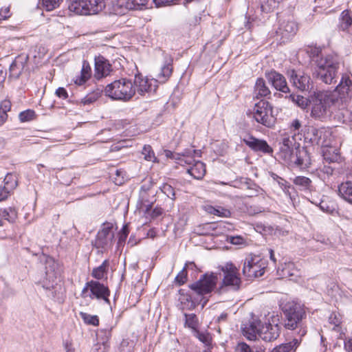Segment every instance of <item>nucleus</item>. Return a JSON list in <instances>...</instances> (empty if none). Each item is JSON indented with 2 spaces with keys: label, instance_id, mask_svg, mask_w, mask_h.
Segmentation results:
<instances>
[{
  "label": "nucleus",
  "instance_id": "obj_19",
  "mask_svg": "<svg viewBox=\"0 0 352 352\" xmlns=\"http://www.w3.org/2000/svg\"><path fill=\"white\" fill-rule=\"evenodd\" d=\"M243 142L252 150L256 152H262L267 154L273 152L272 148L269 146L265 140L257 139L252 135H247L244 137Z\"/></svg>",
  "mask_w": 352,
  "mask_h": 352
},
{
  "label": "nucleus",
  "instance_id": "obj_49",
  "mask_svg": "<svg viewBox=\"0 0 352 352\" xmlns=\"http://www.w3.org/2000/svg\"><path fill=\"white\" fill-rule=\"evenodd\" d=\"M161 191L165 194L168 198L172 200L175 199V189L173 186L168 184H164L162 186H160Z\"/></svg>",
  "mask_w": 352,
  "mask_h": 352
},
{
  "label": "nucleus",
  "instance_id": "obj_32",
  "mask_svg": "<svg viewBox=\"0 0 352 352\" xmlns=\"http://www.w3.org/2000/svg\"><path fill=\"white\" fill-rule=\"evenodd\" d=\"M11 109V102L9 100H3L0 103V126L3 124L8 119L7 113Z\"/></svg>",
  "mask_w": 352,
  "mask_h": 352
},
{
  "label": "nucleus",
  "instance_id": "obj_44",
  "mask_svg": "<svg viewBox=\"0 0 352 352\" xmlns=\"http://www.w3.org/2000/svg\"><path fill=\"white\" fill-rule=\"evenodd\" d=\"M236 352H265L261 347L251 349L244 342L239 343L236 347Z\"/></svg>",
  "mask_w": 352,
  "mask_h": 352
},
{
  "label": "nucleus",
  "instance_id": "obj_39",
  "mask_svg": "<svg viewBox=\"0 0 352 352\" xmlns=\"http://www.w3.org/2000/svg\"><path fill=\"white\" fill-rule=\"evenodd\" d=\"M293 182L294 184L301 187L303 189H309L311 184V179L304 176H298L294 178Z\"/></svg>",
  "mask_w": 352,
  "mask_h": 352
},
{
  "label": "nucleus",
  "instance_id": "obj_51",
  "mask_svg": "<svg viewBox=\"0 0 352 352\" xmlns=\"http://www.w3.org/2000/svg\"><path fill=\"white\" fill-rule=\"evenodd\" d=\"M129 234L128 226L126 225L124 226L122 230L120 231L118 234V246L120 247L124 243L127 236Z\"/></svg>",
  "mask_w": 352,
  "mask_h": 352
},
{
  "label": "nucleus",
  "instance_id": "obj_28",
  "mask_svg": "<svg viewBox=\"0 0 352 352\" xmlns=\"http://www.w3.org/2000/svg\"><path fill=\"white\" fill-rule=\"evenodd\" d=\"M91 75V68L87 62L84 61L80 74L75 77L74 82L76 85H82L89 79Z\"/></svg>",
  "mask_w": 352,
  "mask_h": 352
},
{
  "label": "nucleus",
  "instance_id": "obj_9",
  "mask_svg": "<svg viewBox=\"0 0 352 352\" xmlns=\"http://www.w3.org/2000/svg\"><path fill=\"white\" fill-rule=\"evenodd\" d=\"M266 266L265 261L260 256L250 254L244 259L242 272L249 279L258 278L264 274Z\"/></svg>",
  "mask_w": 352,
  "mask_h": 352
},
{
  "label": "nucleus",
  "instance_id": "obj_12",
  "mask_svg": "<svg viewBox=\"0 0 352 352\" xmlns=\"http://www.w3.org/2000/svg\"><path fill=\"white\" fill-rule=\"evenodd\" d=\"M114 232L113 223L106 222L102 224L98 232L94 246L101 252H105L111 249L113 244Z\"/></svg>",
  "mask_w": 352,
  "mask_h": 352
},
{
  "label": "nucleus",
  "instance_id": "obj_14",
  "mask_svg": "<svg viewBox=\"0 0 352 352\" xmlns=\"http://www.w3.org/2000/svg\"><path fill=\"white\" fill-rule=\"evenodd\" d=\"M133 83L136 91L141 96L146 93L155 92L158 87L155 79H149L141 74L135 75Z\"/></svg>",
  "mask_w": 352,
  "mask_h": 352
},
{
  "label": "nucleus",
  "instance_id": "obj_34",
  "mask_svg": "<svg viewBox=\"0 0 352 352\" xmlns=\"http://www.w3.org/2000/svg\"><path fill=\"white\" fill-rule=\"evenodd\" d=\"M298 341L294 339L292 342L282 344L275 347L272 352H290L297 347Z\"/></svg>",
  "mask_w": 352,
  "mask_h": 352
},
{
  "label": "nucleus",
  "instance_id": "obj_42",
  "mask_svg": "<svg viewBox=\"0 0 352 352\" xmlns=\"http://www.w3.org/2000/svg\"><path fill=\"white\" fill-rule=\"evenodd\" d=\"M63 0H42V6L46 11H52L60 6Z\"/></svg>",
  "mask_w": 352,
  "mask_h": 352
},
{
  "label": "nucleus",
  "instance_id": "obj_27",
  "mask_svg": "<svg viewBox=\"0 0 352 352\" xmlns=\"http://www.w3.org/2000/svg\"><path fill=\"white\" fill-rule=\"evenodd\" d=\"M204 210L210 214H214L223 218L230 217L232 214V212L229 209L220 206H213L211 205H206L204 206Z\"/></svg>",
  "mask_w": 352,
  "mask_h": 352
},
{
  "label": "nucleus",
  "instance_id": "obj_2",
  "mask_svg": "<svg viewBox=\"0 0 352 352\" xmlns=\"http://www.w3.org/2000/svg\"><path fill=\"white\" fill-rule=\"evenodd\" d=\"M281 321L278 314H273L266 321L255 320L243 329L244 336L254 340L257 338L265 342L276 340L280 333Z\"/></svg>",
  "mask_w": 352,
  "mask_h": 352
},
{
  "label": "nucleus",
  "instance_id": "obj_24",
  "mask_svg": "<svg viewBox=\"0 0 352 352\" xmlns=\"http://www.w3.org/2000/svg\"><path fill=\"white\" fill-rule=\"evenodd\" d=\"M280 271V275L282 276V278H289L295 281L297 280L296 278L298 276L299 271L295 268L293 263H285L282 269L278 270V272Z\"/></svg>",
  "mask_w": 352,
  "mask_h": 352
},
{
  "label": "nucleus",
  "instance_id": "obj_13",
  "mask_svg": "<svg viewBox=\"0 0 352 352\" xmlns=\"http://www.w3.org/2000/svg\"><path fill=\"white\" fill-rule=\"evenodd\" d=\"M217 279V276L213 273L206 274L198 281L191 284L190 288L198 295L207 294L214 289Z\"/></svg>",
  "mask_w": 352,
  "mask_h": 352
},
{
  "label": "nucleus",
  "instance_id": "obj_45",
  "mask_svg": "<svg viewBox=\"0 0 352 352\" xmlns=\"http://www.w3.org/2000/svg\"><path fill=\"white\" fill-rule=\"evenodd\" d=\"M329 322L331 324L332 329L336 331H340V324H341V318L340 316L336 314V313H332L329 317Z\"/></svg>",
  "mask_w": 352,
  "mask_h": 352
},
{
  "label": "nucleus",
  "instance_id": "obj_11",
  "mask_svg": "<svg viewBox=\"0 0 352 352\" xmlns=\"http://www.w3.org/2000/svg\"><path fill=\"white\" fill-rule=\"evenodd\" d=\"M254 119L263 126L271 128L276 122L272 113V107L266 100H261L256 102L252 111Z\"/></svg>",
  "mask_w": 352,
  "mask_h": 352
},
{
  "label": "nucleus",
  "instance_id": "obj_38",
  "mask_svg": "<svg viewBox=\"0 0 352 352\" xmlns=\"http://www.w3.org/2000/svg\"><path fill=\"white\" fill-rule=\"evenodd\" d=\"M146 191L144 190H142L140 191V197L141 199V205L140 208L144 210L145 214H148L151 211V209L153 206V201H148L146 200Z\"/></svg>",
  "mask_w": 352,
  "mask_h": 352
},
{
  "label": "nucleus",
  "instance_id": "obj_33",
  "mask_svg": "<svg viewBox=\"0 0 352 352\" xmlns=\"http://www.w3.org/2000/svg\"><path fill=\"white\" fill-rule=\"evenodd\" d=\"M23 63L14 60L10 66V74L13 78H17L21 75L23 69Z\"/></svg>",
  "mask_w": 352,
  "mask_h": 352
},
{
  "label": "nucleus",
  "instance_id": "obj_48",
  "mask_svg": "<svg viewBox=\"0 0 352 352\" xmlns=\"http://www.w3.org/2000/svg\"><path fill=\"white\" fill-rule=\"evenodd\" d=\"M185 316V324L190 328L195 329L198 324V319L195 314H184Z\"/></svg>",
  "mask_w": 352,
  "mask_h": 352
},
{
  "label": "nucleus",
  "instance_id": "obj_8",
  "mask_svg": "<svg viewBox=\"0 0 352 352\" xmlns=\"http://www.w3.org/2000/svg\"><path fill=\"white\" fill-rule=\"evenodd\" d=\"M283 311L285 317V327L288 329H294L298 323L305 316L303 307L294 301L287 302L283 306Z\"/></svg>",
  "mask_w": 352,
  "mask_h": 352
},
{
  "label": "nucleus",
  "instance_id": "obj_10",
  "mask_svg": "<svg viewBox=\"0 0 352 352\" xmlns=\"http://www.w3.org/2000/svg\"><path fill=\"white\" fill-rule=\"evenodd\" d=\"M81 297L83 298H89L103 300L107 304H110V290L107 286L98 280H90L86 283L81 292Z\"/></svg>",
  "mask_w": 352,
  "mask_h": 352
},
{
  "label": "nucleus",
  "instance_id": "obj_37",
  "mask_svg": "<svg viewBox=\"0 0 352 352\" xmlns=\"http://www.w3.org/2000/svg\"><path fill=\"white\" fill-rule=\"evenodd\" d=\"M108 266V261L107 260L104 261L103 263L98 266V267H96L92 271V276L100 280L104 278L105 274L107 267Z\"/></svg>",
  "mask_w": 352,
  "mask_h": 352
},
{
  "label": "nucleus",
  "instance_id": "obj_31",
  "mask_svg": "<svg viewBox=\"0 0 352 352\" xmlns=\"http://www.w3.org/2000/svg\"><path fill=\"white\" fill-rule=\"evenodd\" d=\"M270 90L266 85L265 80L261 78H258L254 86V94L256 97H265L270 95Z\"/></svg>",
  "mask_w": 352,
  "mask_h": 352
},
{
  "label": "nucleus",
  "instance_id": "obj_22",
  "mask_svg": "<svg viewBox=\"0 0 352 352\" xmlns=\"http://www.w3.org/2000/svg\"><path fill=\"white\" fill-rule=\"evenodd\" d=\"M173 70V59L171 57H168L160 67V72L156 76L155 80H157V83H165L167 82L172 75Z\"/></svg>",
  "mask_w": 352,
  "mask_h": 352
},
{
  "label": "nucleus",
  "instance_id": "obj_50",
  "mask_svg": "<svg viewBox=\"0 0 352 352\" xmlns=\"http://www.w3.org/2000/svg\"><path fill=\"white\" fill-rule=\"evenodd\" d=\"M34 117L35 112L30 109L21 112L19 116V120L23 122L32 120Z\"/></svg>",
  "mask_w": 352,
  "mask_h": 352
},
{
  "label": "nucleus",
  "instance_id": "obj_43",
  "mask_svg": "<svg viewBox=\"0 0 352 352\" xmlns=\"http://www.w3.org/2000/svg\"><path fill=\"white\" fill-rule=\"evenodd\" d=\"M149 0H126V8L129 10L138 9L141 6H146Z\"/></svg>",
  "mask_w": 352,
  "mask_h": 352
},
{
  "label": "nucleus",
  "instance_id": "obj_20",
  "mask_svg": "<svg viewBox=\"0 0 352 352\" xmlns=\"http://www.w3.org/2000/svg\"><path fill=\"white\" fill-rule=\"evenodd\" d=\"M265 76L272 85L278 91L287 93L289 89L287 86L285 78L280 73L272 70L265 73Z\"/></svg>",
  "mask_w": 352,
  "mask_h": 352
},
{
  "label": "nucleus",
  "instance_id": "obj_16",
  "mask_svg": "<svg viewBox=\"0 0 352 352\" xmlns=\"http://www.w3.org/2000/svg\"><path fill=\"white\" fill-rule=\"evenodd\" d=\"M329 135V131L324 128L309 126L305 133V138L313 144L324 146L326 145V139Z\"/></svg>",
  "mask_w": 352,
  "mask_h": 352
},
{
  "label": "nucleus",
  "instance_id": "obj_62",
  "mask_svg": "<svg viewBox=\"0 0 352 352\" xmlns=\"http://www.w3.org/2000/svg\"><path fill=\"white\" fill-rule=\"evenodd\" d=\"M344 347L348 352H352V339H349L345 342Z\"/></svg>",
  "mask_w": 352,
  "mask_h": 352
},
{
  "label": "nucleus",
  "instance_id": "obj_56",
  "mask_svg": "<svg viewBox=\"0 0 352 352\" xmlns=\"http://www.w3.org/2000/svg\"><path fill=\"white\" fill-rule=\"evenodd\" d=\"M311 203L314 204L318 206L320 209L322 210L323 212H328L329 210V207L328 206V204L324 201V200H320V201H318L317 200H313L311 201Z\"/></svg>",
  "mask_w": 352,
  "mask_h": 352
},
{
  "label": "nucleus",
  "instance_id": "obj_21",
  "mask_svg": "<svg viewBox=\"0 0 352 352\" xmlns=\"http://www.w3.org/2000/svg\"><path fill=\"white\" fill-rule=\"evenodd\" d=\"M112 71L111 65L104 57L99 56L95 58L94 76L97 79L104 78Z\"/></svg>",
  "mask_w": 352,
  "mask_h": 352
},
{
  "label": "nucleus",
  "instance_id": "obj_59",
  "mask_svg": "<svg viewBox=\"0 0 352 352\" xmlns=\"http://www.w3.org/2000/svg\"><path fill=\"white\" fill-rule=\"evenodd\" d=\"M56 95L63 99H66L68 97V94L66 89L63 87H59L56 91Z\"/></svg>",
  "mask_w": 352,
  "mask_h": 352
},
{
  "label": "nucleus",
  "instance_id": "obj_17",
  "mask_svg": "<svg viewBox=\"0 0 352 352\" xmlns=\"http://www.w3.org/2000/svg\"><path fill=\"white\" fill-rule=\"evenodd\" d=\"M18 186V177L16 174L8 173L0 184V201L6 200Z\"/></svg>",
  "mask_w": 352,
  "mask_h": 352
},
{
  "label": "nucleus",
  "instance_id": "obj_60",
  "mask_svg": "<svg viewBox=\"0 0 352 352\" xmlns=\"http://www.w3.org/2000/svg\"><path fill=\"white\" fill-rule=\"evenodd\" d=\"M163 212V210L161 208H155L151 212V216L152 218H156L160 216Z\"/></svg>",
  "mask_w": 352,
  "mask_h": 352
},
{
  "label": "nucleus",
  "instance_id": "obj_55",
  "mask_svg": "<svg viewBox=\"0 0 352 352\" xmlns=\"http://www.w3.org/2000/svg\"><path fill=\"white\" fill-rule=\"evenodd\" d=\"M277 184L283 190V191L285 193V195L290 196L289 188L291 186L285 179L280 177V179H279L278 181H277Z\"/></svg>",
  "mask_w": 352,
  "mask_h": 352
},
{
  "label": "nucleus",
  "instance_id": "obj_54",
  "mask_svg": "<svg viewBox=\"0 0 352 352\" xmlns=\"http://www.w3.org/2000/svg\"><path fill=\"white\" fill-rule=\"evenodd\" d=\"M301 127V122L298 119L292 120L290 124V131L289 133L295 134V136L299 134V130Z\"/></svg>",
  "mask_w": 352,
  "mask_h": 352
},
{
  "label": "nucleus",
  "instance_id": "obj_15",
  "mask_svg": "<svg viewBox=\"0 0 352 352\" xmlns=\"http://www.w3.org/2000/svg\"><path fill=\"white\" fill-rule=\"evenodd\" d=\"M287 76L290 82L296 89L302 91L312 89V83L309 76L303 72L290 69L287 71Z\"/></svg>",
  "mask_w": 352,
  "mask_h": 352
},
{
  "label": "nucleus",
  "instance_id": "obj_40",
  "mask_svg": "<svg viewBox=\"0 0 352 352\" xmlns=\"http://www.w3.org/2000/svg\"><path fill=\"white\" fill-rule=\"evenodd\" d=\"M80 316L83 321L87 324L98 326L99 324V319L97 316L90 315L85 312H80Z\"/></svg>",
  "mask_w": 352,
  "mask_h": 352
},
{
  "label": "nucleus",
  "instance_id": "obj_61",
  "mask_svg": "<svg viewBox=\"0 0 352 352\" xmlns=\"http://www.w3.org/2000/svg\"><path fill=\"white\" fill-rule=\"evenodd\" d=\"M231 243L235 245H239L243 243V239L241 236H233L231 238Z\"/></svg>",
  "mask_w": 352,
  "mask_h": 352
},
{
  "label": "nucleus",
  "instance_id": "obj_52",
  "mask_svg": "<svg viewBox=\"0 0 352 352\" xmlns=\"http://www.w3.org/2000/svg\"><path fill=\"white\" fill-rule=\"evenodd\" d=\"M248 189L250 192H248L247 196L250 197L258 196L260 194H263V189H261L255 184H250V186H248Z\"/></svg>",
  "mask_w": 352,
  "mask_h": 352
},
{
  "label": "nucleus",
  "instance_id": "obj_6",
  "mask_svg": "<svg viewBox=\"0 0 352 352\" xmlns=\"http://www.w3.org/2000/svg\"><path fill=\"white\" fill-rule=\"evenodd\" d=\"M220 269L223 278L219 292H226L227 288L233 291L239 290L241 284L239 269L231 262L226 263Z\"/></svg>",
  "mask_w": 352,
  "mask_h": 352
},
{
  "label": "nucleus",
  "instance_id": "obj_64",
  "mask_svg": "<svg viewBox=\"0 0 352 352\" xmlns=\"http://www.w3.org/2000/svg\"><path fill=\"white\" fill-rule=\"evenodd\" d=\"M269 175L272 177V179L274 181H276V182H277V181H278L279 179H280V177H279L277 174H276L273 172H270Z\"/></svg>",
  "mask_w": 352,
  "mask_h": 352
},
{
  "label": "nucleus",
  "instance_id": "obj_18",
  "mask_svg": "<svg viewBox=\"0 0 352 352\" xmlns=\"http://www.w3.org/2000/svg\"><path fill=\"white\" fill-rule=\"evenodd\" d=\"M198 154V151L195 149H186L181 153H175L169 150L164 151V155L168 158L174 159L176 162L185 166V164H191L193 160L194 155Z\"/></svg>",
  "mask_w": 352,
  "mask_h": 352
},
{
  "label": "nucleus",
  "instance_id": "obj_36",
  "mask_svg": "<svg viewBox=\"0 0 352 352\" xmlns=\"http://www.w3.org/2000/svg\"><path fill=\"white\" fill-rule=\"evenodd\" d=\"M280 0H260L261 10L263 12H269L274 10Z\"/></svg>",
  "mask_w": 352,
  "mask_h": 352
},
{
  "label": "nucleus",
  "instance_id": "obj_35",
  "mask_svg": "<svg viewBox=\"0 0 352 352\" xmlns=\"http://www.w3.org/2000/svg\"><path fill=\"white\" fill-rule=\"evenodd\" d=\"M297 25L294 21H287L283 27L280 30H283L282 34L285 36L289 37L296 34L297 31Z\"/></svg>",
  "mask_w": 352,
  "mask_h": 352
},
{
  "label": "nucleus",
  "instance_id": "obj_57",
  "mask_svg": "<svg viewBox=\"0 0 352 352\" xmlns=\"http://www.w3.org/2000/svg\"><path fill=\"white\" fill-rule=\"evenodd\" d=\"M98 98V96L96 94L94 95H87L84 98L82 99V103L83 104H89L94 102H95Z\"/></svg>",
  "mask_w": 352,
  "mask_h": 352
},
{
  "label": "nucleus",
  "instance_id": "obj_5",
  "mask_svg": "<svg viewBox=\"0 0 352 352\" xmlns=\"http://www.w3.org/2000/svg\"><path fill=\"white\" fill-rule=\"evenodd\" d=\"M136 89L133 81L126 78H121L108 84L104 88V94L114 100L129 101L135 94Z\"/></svg>",
  "mask_w": 352,
  "mask_h": 352
},
{
  "label": "nucleus",
  "instance_id": "obj_3",
  "mask_svg": "<svg viewBox=\"0 0 352 352\" xmlns=\"http://www.w3.org/2000/svg\"><path fill=\"white\" fill-rule=\"evenodd\" d=\"M296 138L295 134L287 132L281 135L278 155L285 163L307 167L310 164L309 157L304 148H300Z\"/></svg>",
  "mask_w": 352,
  "mask_h": 352
},
{
  "label": "nucleus",
  "instance_id": "obj_47",
  "mask_svg": "<svg viewBox=\"0 0 352 352\" xmlns=\"http://www.w3.org/2000/svg\"><path fill=\"white\" fill-rule=\"evenodd\" d=\"M142 154L144 155V160L150 162H155L156 157L155 156V153L150 145H144Z\"/></svg>",
  "mask_w": 352,
  "mask_h": 352
},
{
  "label": "nucleus",
  "instance_id": "obj_26",
  "mask_svg": "<svg viewBox=\"0 0 352 352\" xmlns=\"http://www.w3.org/2000/svg\"><path fill=\"white\" fill-rule=\"evenodd\" d=\"M339 29L352 34V16L349 10H344L340 16Z\"/></svg>",
  "mask_w": 352,
  "mask_h": 352
},
{
  "label": "nucleus",
  "instance_id": "obj_4",
  "mask_svg": "<svg viewBox=\"0 0 352 352\" xmlns=\"http://www.w3.org/2000/svg\"><path fill=\"white\" fill-rule=\"evenodd\" d=\"M316 66L313 75L325 84L336 82V75L339 67L337 56L329 54L316 60Z\"/></svg>",
  "mask_w": 352,
  "mask_h": 352
},
{
  "label": "nucleus",
  "instance_id": "obj_53",
  "mask_svg": "<svg viewBox=\"0 0 352 352\" xmlns=\"http://www.w3.org/2000/svg\"><path fill=\"white\" fill-rule=\"evenodd\" d=\"M197 338L206 346H208L210 345L211 341H212V338L208 333L197 332Z\"/></svg>",
  "mask_w": 352,
  "mask_h": 352
},
{
  "label": "nucleus",
  "instance_id": "obj_58",
  "mask_svg": "<svg viewBox=\"0 0 352 352\" xmlns=\"http://www.w3.org/2000/svg\"><path fill=\"white\" fill-rule=\"evenodd\" d=\"M10 16V8L8 7L0 9V21L6 20Z\"/></svg>",
  "mask_w": 352,
  "mask_h": 352
},
{
  "label": "nucleus",
  "instance_id": "obj_1",
  "mask_svg": "<svg viewBox=\"0 0 352 352\" xmlns=\"http://www.w3.org/2000/svg\"><path fill=\"white\" fill-rule=\"evenodd\" d=\"M352 98V80L349 74L342 76L340 83L333 92L319 91L311 96V116L319 120L327 118L330 114L331 106L345 98Z\"/></svg>",
  "mask_w": 352,
  "mask_h": 352
},
{
  "label": "nucleus",
  "instance_id": "obj_30",
  "mask_svg": "<svg viewBox=\"0 0 352 352\" xmlns=\"http://www.w3.org/2000/svg\"><path fill=\"white\" fill-rule=\"evenodd\" d=\"M338 193L341 197L352 204V182L347 181L338 186Z\"/></svg>",
  "mask_w": 352,
  "mask_h": 352
},
{
  "label": "nucleus",
  "instance_id": "obj_63",
  "mask_svg": "<svg viewBox=\"0 0 352 352\" xmlns=\"http://www.w3.org/2000/svg\"><path fill=\"white\" fill-rule=\"evenodd\" d=\"M157 235V232L155 229H150L148 231L147 236L150 238L154 239Z\"/></svg>",
  "mask_w": 352,
  "mask_h": 352
},
{
  "label": "nucleus",
  "instance_id": "obj_41",
  "mask_svg": "<svg viewBox=\"0 0 352 352\" xmlns=\"http://www.w3.org/2000/svg\"><path fill=\"white\" fill-rule=\"evenodd\" d=\"M189 265H193V263H186L184 267L179 272V273L175 277V281L179 285H182L186 282L188 275L186 267H188Z\"/></svg>",
  "mask_w": 352,
  "mask_h": 352
},
{
  "label": "nucleus",
  "instance_id": "obj_23",
  "mask_svg": "<svg viewBox=\"0 0 352 352\" xmlns=\"http://www.w3.org/2000/svg\"><path fill=\"white\" fill-rule=\"evenodd\" d=\"M193 160L194 162L191 164H185V166H188L187 173L195 179H200L206 173L205 164L200 161L195 160L194 158Z\"/></svg>",
  "mask_w": 352,
  "mask_h": 352
},
{
  "label": "nucleus",
  "instance_id": "obj_29",
  "mask_svg": "<svg viewBox=\"0 0 352 352\" xmlns=\"http://www.w3.org/2000/svg\"><path fill=\"white\" fill-rule=\"evenodd\" d=\"M324 160L329 163H342L343 159L338 151L332 148H327L323 151Z\"/></svg>",
  "mask_w": 352,
  "mask_h": 352
},
{
  "label": "nucleus",
  "instance_id": "obj_46",
  "mask_svg": "<svg viewBox=\"0 0 352 352\" xmlns=\"http://www.w3.org/2000/svg\"><path fill=\"white\" fill-rule=\"evenodd\" d=\"M289 98L294 103H296L298 107H301L302 109H305L307 107V104H308L307 98H306L302 96L294 95V94H291L289 96Z\"/></svg>",
  "mask_w": 352,
  "mask_h": 352
},
{
  "label": "nucleus",
  "instance_id": "obj_25",
  "mask_svg": "<svg viewBox=\"0 0 352 352\" xmlns=\"http://www.w3.org/2000/svg\"><path fill=\"white\" fill-rule=\"evenodd\" d=\"M0 217L3 221L14 223L18 219V209L15 206L0 208Z\"/></svg>",
  "mask_w": 352,
  "mask_h": 352
},
{
  "label": "nucleus",
  "instance_id": "obj_7",
  "mask_svg": "<svg viewBox=\"0 0 352 352\" xmlns=\"http://www.w3.org/2000/svg\"><path fill=\"white\" fill-rule=\"evenodd\" d=\"M105 6L104 0H73L68 5V10L79 15L94 14Z\"/></svg>",
  "mask_w": 352,
  "mask_h": 352
}]
</instances>
